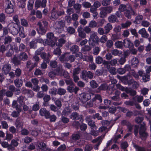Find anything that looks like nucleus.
Segmentation results:
<instances>
[{
  "instance_id": "0eeeda50",
  "label": "nucleus",
  "mask_w": 151,
  "mask_h": 151,
  "mask_svg": "<svg viewBox=\"0 0 151 151\" xmlns=\"http://www.w3.org/2000/svg\"><path fill=\"white\" fill-rule=\"evenodd\" d=\"M65 26V23L64 22L62 21H58L56 24V27L55 29L56 31L60 33L63 30Z\"/></svg>"
},
{
  "instance_id": "8fccbe9b",
  "label": "nucleus",
  "mask_w": 151,
  "mask_h": 151,
  "mask_svg": "<svg viewBox=\"0 0 151 151\" xmlns=\"http://www.w3.org/2000/svg\"><path fill=\"white\" fill-rule=\"evenodd\" d=\"M49 76L51 79H54L57 75L56 72L54 70L53 71H51L48 73Z\"/></svg>"
},
{
  "instance_id": "7ed1b4c3",
  "label": "nucleus",
  "mask_w": 151,
  "mask_h": 151,
  "mask_svg": "<svg viewBox=\"0 0 151 151\" xmlns=\"http://www.w3.org/2000/svg\"><path fill=\"white\" fill-rule=\"evenodd\" d=\"M18 26L13 22L10 23L8 25L9 31L12 35H15L18 34L19 28Z\"/></svg>"
},
{
  "instance_id": "6e6552de",
  "label": "nucleus",
  "mask_w": 151,
  "mask_h": 151,
  "mask_svg": "<svg viewBox=\"0 0 151 151\" xmlns=\"http://www.w3.org/2000/svg\"><path fill=\"white\" fill-rule=\"evenodd\" d=\"M39 114L40 116H44L45 119H48L49 116L50 115V113L46 108H42L39 111Z\"/></svg>"
},
{
  "instance_id": "e433bc0d",
  "label": "nucleus",
  "mask_w": 151,
  "mask_h": 151,
  "mask_svg": "<svg viewBox=\"0 0 151 151\" xmlns=\"http://www.w3.org/2000/svg\"><path fill=\"white\" fill-rule=\"evenodd\" d=\"M79 49L78 47L76 45L72 46L70 48V50L73 53L77 52L79 51Z\"/></svg>"
},
{
  "instance_id": "a211bd4d",
  "label": "nucleus",
  "mask_w": 151,
  "mask_h": 151,
  "mask_svg": "<svg viewBox=\"0 0 151 151\" xmlns=\"http://www.w3.org/2000/svg\"><path fill=\"white\" fill-rule=\"evenodd\" d=\"M71 112V110L69 107H66L63 110L62 113V115L65 116H67L70 114Z\"/></svg>"
},
{
  "instance_id": "4be33fe9",
  "label": "nucleus",
  "mask_w": 151,
  "mask_h": 151,
  "mask_svg": "<svg viewBox=\"0 0 151 151\" xmlns=\"http://www.w3.org/2000/svg\"><path fill=\"white\" fill-rule=\"evenodd\" d=\"M99 9L100 10L99 13L100 17L101 18L104 17L106 16V12L104 7H101Z\"/></svg>"
},
{
  "instance_id": "a19ab883",
  "label": "nucleus",
  "mask_w": 151,
  "mask_h": 151,
  "mask_svg": "<svg viewBox=\"0 0 151 151\" xmlns=\"http://www.w3.org/2000/svg\"><path fill=\"white\" fill-rule=\"evenodd\" d=\"M55 70L56 72L57 75L60 76H62L63 73V72L64 71L63 70L61 67H59Z\"/></svg>"
},
{
  "instance_id": "20e7f679",
  "label": "nucleus",
  "mask_w": 151,
  "mask_h": 151,
  "mask_svg": "<svg viewBox=\"0 0 151 151\" xmlns=\"http://www.w3.org/2000/svg\"><path fill=\"white\" fill-rule=\"evenodd\" d=\"M145 124L144 123L141 124L139 132L141 137L142 139H145L147 135V134L145 132Z\"/></svg>"
},
{
  "instance_id": "ea45409f",
  "label": "nucleus",
  "mask_w": 151,
  "mask_h": 151,
  "mask_svg": "<svg viewBox=\"0 0 151 151\" xmlns=\"http://www.w3.org/2000/svg\"><path fill=\"white\" fill-rule=\"evenodd\" d=\"M12 60L15 65H17L20 64V61L18 59L17 57L16 56H14Z\"/></svg>"
},
{
  "instance_id": "5701e85b",
  "label": "nucleus",
  "mask_w": 151,
  "mask_h": 151,
  "mask_svg": "<svg viewBox=\"0 0 151 151\" xmlns=\"http://www.w3.org/2000/svg\"><path fill=\"white\" fill-rule=\"evenodd\" d=\"M123 42L124 45L125 47H130L132 45V43L129 38L124 40Z\"/></svg>"
},
{
  "instance_id": "864d4df0",
  "label": "nucleus",
  "mask_w": 151,
  "mask_h": 151,
  "mask_svg": "<svg viewBox=\"0 0 151 151\" xmlns=\"http://www.w3.org/2000/svg\"><path fill=\"white\" fill-rule=\"evenodd\" d=\"M104 58L106 60H109L113 58V55L111 52H108L105 55Z\"/></svg>"
},
{
  "instance_id": "c85d7f7f",
  "label": "nucleus",
  "mask_w": 151,
  "mask_h": 151,
  "mask_svg": "<svg viewBox=\"0 0 151 151\" xmlns=\"http://www.w3.org/2000/svg\"><path fill=\"white\" fill-rule=\"evenodd\" d=\"M14 83L16 86L17 87H21L23 84L22 81L19 79L18 78L15 80L14 81Z\"/></svg>"
},
{
  "instance_id": "2eb2a0df",
  "label": "nucleus",
  "mask_w": 151,
  "mask_h": 151,
  "mask_svg": "<svg viewBox=\"0 0 151 151\" xmlns=\"http://www.w3.org/2000/svg\"><path fill=\"white\" fill-rule=\"evenodd\" d=\"M37 25L39 26V29L38 30V32L39 33L43 35L45 34L47 31V30L45 27H44L42 26V24L41 22H38Z\"/></svg>"
},
{
  "instance_id": "774afa93",
  "label": "nucleus",
  "mask_w": 151,
  "mask_h": 151,
  "mask_svg": "<svg viewBox=\"0 0 151 151\" xmlns=\"http://www.w3.org/2000/svg\"><path fill=\"white\" fill-rule=\"evenodd\" d=\"M83 6L86 9L88 8L91 6L90 3L87 1H84L82 3Z\"/></svg>"
},
{
  "instance_id": "aec40b11",
  "label": "nucleus",
  "mask_w": 151,
  "mask_h": 151,
  "mask_svg": "<svg viewBox=\"0 0 151 151\" xmlns=\"http://www.w3.org/2000/svg\"><path fill=\"white\" fill-rule=\"evenodd\" d=\"M78 35L79 37L81 38H85L86 37V35L82 30V28L81 27H79L78 28Z\"/></svg>"
},
{
  "instance_id": "473e14b6",
  "label": "nucleus",
  "mask_w": 151,
  "mask_h": 151,
  "mask_svg": "<svg viewBox=\"0 0 151 151\" xmlns=\"http://www.w3.org/2000/svg\"><path fill=\"white\" fill-rule=\"evenodd\" d=\"M133 147L136 149V151H149L148 150L145 149V148L139 147L138 145L134 144H133Z\"/></svg>"
},
{
  "instance_id": "e2e57ef3",
  "label": "nucleus",
  "mask_w": 151,
  "mask_h": 151,
  "mask_svg": "<svg viewBox=\"0 0 151 151\" xmlns=\"http://www.w3.org/2000/svg\"><path fill=\"white\" fill-rule=\"evenodd\" d=\"M131 24V22L129 21H127L125 23L122 24H121V26L123 28H126L130 26Z\"/></svg>"
},
{
  "instance_id": "a18cd8bd",
  "label": "nucleus",
  "mask_w": 151,
  "mask_h": 151,
  "mask_svg": "<svg viewBox=\"0 0 151 151\" xmlns=\"http://www.w3.org/2000/svg\"><path fill=\"white\" fill-rule=\"evenodd\" d=\"M33 0H29L27 4V8L29 10H31L33 8L34 4Z\"/></svg>"
},
{
  "instance_id": "69168bd1",
  "label": "nucleus",
  "mask_w": 151,
  "mask_h": 151,
  "mask_svg": "<svg viewBox=\"0 0 151 151\" xmlns=\"http://www.w3.org/2000/svg\"><path fill=\"white\" fill-rule=\"evenodd\" d=\"M14 51L12 48H11L8 51H7L5 55L7 57H11Z\"/></svg>"
},
{
  "instance_id": "b1692460",
  "label": "nucleus",
  "mask_w": 151,
  "mask_h": 151,
  "mask_svg": "<svg viewBox=\"0 0 151 151\" xmlns=\"http://www.w3.org/2000/svg\"><path fill=\"white\" fill-rule=\"evenodd\" d=\"M135 102H137L138 103L141 102L143 100V97L141 96L136 95L132 98Z\"/></svg>"
},
{
  "instance_id": "4468645a",
  "label": "nucleus",
  "mask_w": 151,
  "mask_h": 151,
  "mask_svg": "<svg viewBox=\"0 0 151 151\" xmlns=\"http://www.w3.org/2000/svg\"><path fill=\"white\" fill-rule=\"evenodd\" d=\"M138 33L141 35L142 37L145 38H147L149 36V34L145 28H142L139 30Z\"/></svg>"
},
{
  "instance_id": "603ef678",
  "label": "nucleus",
  "mask_w": 151,
  "mask_h": 151,
  "mask_svg": "<svg viewBox=\"0 0 151 151\" xmlns=\"http://www.w3.org/2000/svg\"><path fill=\"white\" fill-rule=\"evenodd\" d=\"M91 86L93 88H96L98 86V85L94 80L91 81L90 82Z\"/></svg>"
},
{
  "instance_id": "39448f33",
  "label": "nucleus",
  "mask_w": 151,
  "mask_h": 151,
  "mask_svg": "<svg viewBox=\"0 0 151 151\" xmlns=\"http://www.w3.org/2000/svg\"><path fill=\"white\" fill-rule=\"evenodd\" d=\"M70 118L73 120H76L78 122H82L83 120L82 118V116L81 115L78 114L77 112H75L72 113L70 115Z\"/></svg>"
},
{
  "instance_id": "09e8293b",
  "label": "nucleus",
  "mask_w": 151,
  "mask_h": 151,
  "mask_svg": "<svg viewBox=\"0 0 151 151\" xmlns=\"http://www.w3.org/2000/svg\"><path fill=\"white\" fill-rule=\"evenodd\" d=\"M21 25L25 27H27L28 25V23L27 20L25 19H22L21 20Z\"/></svg>"
},
{
  "instance_id": "5fc2aeb1",
  "label": "nucleus",
  "mask_w": 151,
  "mask_h": 151,
  "mask_svg": "<svg viewBox=\"0 0 151 151\" xmlns=\"http://www.w3.org/2000/svg\"><path fill=\"white\" fill-rule=\"evenodd\" d=\"M96 63L98 64H101L103 62V59L102 57L100 56H98L96 57L95 59Z\"/></svg>"
},
{
  "instance_id": "bf43d9fd",
  "label": "nucleus",
  "mask_w": 151,
  "mask_h": 151,
  "mask_svg": "<svg viewBox=\"0 0 151 151\" xmlns=\"http://www.w3.org/2000/svg\"><path fill=\"white\" fill-rule=\"evenodd\" d=\"M39 102H37L36 104H34L32 106V109L33 111H36L40 109Z\"/></svg>"
},
{
  "instance_id": "6e6d98bb",
  "label": "nucleus",
  "mask_w": 151,
  "mask_h": 151,
  "mask_svg": "<svg viewBox=\"0 0 151 151\" xmlns=\"http://www.w3.org/2000/svg\"><path fill=\"white\" fill-rule=\"evenodd\" d=\"M49 93L51 95L55 96L57 93V89L54 88H51L50 89Z\"/></svg>"
},
{
  "instance_id": "6ab92c4d",
  "label": "nucleus",
  "mask_w": 151,
  "mask_h": 151,
  "mask_svg": "<svg viewBox=\"0 0 151 151\" xmlns=\"http://www.w3.org/2000/svg\"><path fill=\"white\" fill-rule=\"evenodd\" d=\"M108 88L107 85L105 83H103L101 84L100 86L99 87L97 91H95L96 93H99L101 90H106Z\"/></svg>"
},
{
  "instance_id": "f704fd0d",
  "label": "nucleus",
  "mask_w": 151,
  "mask_h": 151,
  "mask_svg": "<svg viewBox=\"0 0 151 151\" xmlns=\"http://www.w3.org/2000/svg\"><path fill=\"white\" fill-rule=\"evenodd\" d=\"M120 92L118 91H116L115 93V96L111 97V99L114 101H117L120 98L119 95Z\"/></svg>"
},
{
  "instance_id": "c756f323",
  "label": "nucleus",
  "mask_w": 151,
  "mask_h": 151,
  "mask_svg": "<svg viewBox=\"0 0 151 151\" xmlns=\"http://www.w3.org/2000/svg\"><path fill=\"white\" fill-rule=\"evenodd\" d=\"M62 99L60 98L58 99H57L56 100H54V101L55 104L59 108H60L62 107Z\"/></svg>"
},
{
  "instance_id": "72a5a7b5",
  "label": "nucleus",
  "mask_w": 151,
  "mask_h": 151,
  "mask_svg": "<svg viewBox=\"0 0 151 151\" xmlns=\"http://www.w3.org/2000/svg\"><path fill=\"white\" fill-rule=\"evenodd\" d=\"M111 52L112 55L114 56H119L122 54L121 51L117 49H114L111 50Z\"/></svg>"
},
{
  "instance_id": "4d7b16f0",
  "label": "nucleus",
  "mask_w": 151,
  "mask_h": 151,
  "mask_svg": "<svg viewBox=\"0 0 151 151\" xmlns=\"http://www.w3.org/2000/svg\"><path fill=\"white\" fill-rule=\"evenodd\" d=\"M94 101H93L92 99L89 102H87L86 104H85V106L86 108L92 107L93 106V103Z\"/></svg>"
},
{
  "instance_id": "f3484780",
  "label": "nucleus",
  "mask_w": 151,
  "mask_h": 151,
  "mask_svg": "<svg viewBox=\"0 0 151 151\" xmlns=\"http://www.w3.org/2000/svg\"><path fill=\"white\" fill-rule=\"evenodd\" d=\"M131 64L133 68L137 67L138 65L139 61L137 58L134 57L131 60Z\"/></svg>"
},
{
  "instance_id": "a878e982",
  "label": "nucleus",
  "mask_w": 151,
  "mask_h": 151,
  "mask_svg": "<svg viewBox=\"0 0 151 151\" xmlns=\"http://www.w3.org/2000/svg\"><path fill=\"white\" fill-rule=\"evenodd\" d=\"M113 27L111 24L110 23H108L104 27L105 31L106 34L109 33L110 31L112 29Z\"/></svg>"
},
{
  "instance_id": "bb28decb",
  "label": "nucleus",
  "mask_w": 151,
  "mask_h": 151,
  "mask_svg": "<svg viewBox=\"0 0 151 151\" xmlns=\"http://www.w3.org/2000/svg\"><path fill=\"white\" fill-rule=\"evenodd\" d=\"M125 91L127 93H129L130 95L132 96L135 95L136 94V91L128 87L125 88Z\"/></svg>"
},
{
  "instance_id": "4c0bfd02",
  "label": "nucleus",
  "mask_w": 151,
  "mask_h": 151,
  "mask_svg": "<svg viewBox=\"0 0 151 151\" xmlns=\"http://www.w3.org/2000/svg\"><path fill=\"white\" fill-rule=\"evenodd\" d=\"M108 21L111 23H114L116 22L117 18L115 15H111L108 18Z\"/></svg>"
},
{
  "instance_id": "cd10ccee",
  "label": "nucleus",
  "mask_w": 151,
  "mask_h": 151,
  "mask_svg": "<svg viewBox=\"0 0 151 151\" xmlns=\"http://www.w3.org/2000/svg\"><path fill=\"white\" fill-rule=\"evenodd\" d=\"M128 84L130 85L132 84V86L134 88H137L139 87V84L136 81L133 80H131L128 82Z\"/></svg>"
},
{
  "instance_id": "338daca9",
  "label": "nucleus",
  "mask_w": 151,
  "mask_h": 151,
  "mask_svg": "<svg viewBox=\"0 0 151 151\" xmlns=\"http://www.w3.org/2000/svg\"><path fill=\"white\" fill-rule=\"evenodd\" d=\"M25 99V98L24 96H21L18 98L17 101L20 104H22L23 103Z\"/></svg>"
},
{
  "instance_id": "c03bdc74",
  "label": "nucleus",
  "mask_w": 151,
  "mask_h": 151,
  "mask_svg": "<svg viewBox=\"0 0 151 151\" xmlns=\"http://www.w3.org/2000/svg\"><path fill=\"white\" fill-rule=\"evenodd\" d=\"M115 45L117 48H122L124 45L123 42L117 41L115 42Z\"/></svg>"
},
{
  "instance_id": "13d9d810",
  "label": "nucleus",
  "mask_w": 151,
  "mask_h": 151,
  "mask_svg": "<svg viewBox=\"0 0 151 151\" xmlns=\"http://www.w3.org/2000/svg\"><path fill=\"white\" fill-rule=\"evenodd\" d=\"M66 93V90L64 88H59L58 89L57 93L59 95H64Z\"/></svg>"
},
{
  "instance_id": "2f4dec72",
  "label": "nucleus",
  "mask_w": 151,
  "mask_h": 151,
  "mask_svg": "<svg viewBox=\"0 0 151 151\" xmlns=\"http://www.w3.org/2000/svg\"><path fill=\"white\" fill-rule=\"evenodd\" d=\"M59 59L62 62L68 61L67 54H64L61 55L59 57Z\"/></svg>"
},
{
  "instance_id": "f257e3e1",
  "label": "nucleus",
  "mask_w": 151,
  "mask_h": 151,
  "mask_svg": "<svg viewBox=\"0 0 151 151\" xmlns=\"http://www.w3.org/2000/svg\"><path fill=\"white\" fill-rule=\"evenodd\" d=\"M99 40V38L97 36V33L94 31L92 32V33L90 35L88 40L89 44L92 46L94 45L95 43L98 44Z\"/></svg>"
},
{
  "instance_id": "412c9836",
  "label": "nucleus",
  "mask_w": 151,
  "mask_h": 151,
  "mask_svg": "<svg viewBox=\"0 0 151 151\" xmlns=\"http://www.w3.org/2000/svg\"><path fill=\"white\" fill-rule=\"evenodd\" d=\"M18 58L21 60L25 61L27 60L28 56L25 52H22L20 54Z\"/></svg>"
},
{
  "instance_id": "58836bf2",
  "label": "nucleus",
  "mask_w": 151,
  "mask_h": 151,
  "mask_svg": "<svg viewBox=\"0 0 151 151\" xmlns=\"http://www.w3.org/2000/svg\"><path fill=\"white\" fill-rule=\"evenodd\" d=\"M91 49V47L88 45H86L84 47H82L81 49V50L84 53L86 52L89 51Z\"/></svg>"
},
{
  "instance_id": "0e129e2a",
  "label": "nucleus",
  "mask_w": 151,
  "mask_h": 151,
  "mask_svg": "<svg viewBox=\"0 0 151 151\" xmlns=\"http://www.w3.org/2000/svg\"><path fill=\"white\" fill-rule=\"evenodd\" d=\"M93 54L95 55H97L100 52V48L98 47H96L93 49Z\"/></svg>"
},
{
  "instance_id": "ddd939ff",
  "label": "nucleus",
  "mask_w": 151,
  "mask_h": 151,
  "mask_svg": "<svg viewBox=\"0 0 151 151\" xmlns=\"http://www.w3.org/2000/svg\"><path fill=\"white\" fill-rule=\"evenodd\" d=\"M5 12L8 14H10L14 12L13 5L10 2L8 3L7 6L5 9Z\"/></svg>"
},
{
  "instance_id": "f8f14e48",
  "label": "nucleus",
  "mask_w": 151,
  "mask_h": 151,
  "mask_svg": "<svg viewBox=\"0 0 151 151\" xmlns=\"http://www.w3.org/2000/svg\"><path fill=\"white\" fill-rule=\"evenodd\" d=\"M73 86H68L67 88V90L70 93L74 92L75 94H77L78 91L79 90V88L77 86L74 87Z\"/></svg>"
},
{
  "instance_id": "37998d69",
  "label": "nucleus",
  "mask_w": 151,
  "mask_h": 151,
  "mask_svg": "<svg viewBox=\"0 0 151 151\" xmlns=\"http://www.w3.org/2000/svg\"><path fill=\"white\" fill-rule=\"evenodd\" d=\"M30 48H35L37 46V41L36 40L34 39L30 43Z\"/></svg>"
},
{
  "instance_id": "de8ad7c7",
  "label": "nucleus",
  "mask_w": 151,
  "mask_h": 151,
  "mask_svg": "<svg viewBox=\"0 0 151 151\" xmlns=\"http://www.w3.org/2000/svg\"><path fill=\"white\" fill-rule=\"evenodd\" d=\"M51 19H56L58 17V14L57 11H53L51 12Z\"/></svg>"
},
{
  "instance_id": "9d476101",
  "label": "nucleus",
  "mask_w": 151,
  "mask_h": 151,
  "mask_svg": "<svg viewBox=\"0 0 151 151\" xmlns=\"http://www.w3.org/2000/svg\"><path fill=\"white\" fill-rule=\"evenodd\" d=\"M104 135H102L97 137L96 139L92 141V142L93 143H96L97 142H98V144L95 145L94 147V148L95 150H97L98 149L99 146L102 142V141L104 139Z\"/></svg>"
},
{
  "instance_id": "393cba45",
  "label": "nucleus",
  "mask_w": 151,
  "mask_h": 151,
  "mask_svg": "<svg viewBox=\"0 0 151 151\" xmlns=\"http://www.w3.org/2000/svg\"><path fill=\"white\" fill-rule=\"evenodd\" d=\"M83 60L87 62L92 63L93 61V57L91 55L89 56L86 55L83 58Z\"/></svg>"
},
{
  "instance_id": "1a4fd4ad",
  "label": "nucleus",
  "mask_w": 151,
  "mask_h": 151,
  "mask_svg": "<svg viewBox=\"0 0 151 151\" xmlns=\"http://www.w3.org/2000/svg\"><path fill=\"white\" fill-rule=\"evenodd\" d=\"M38 146L39 148L38 151H52L44 142H39Z\"/></svg>"
},
{
  "instance_id": "9b49d317",
  "label": "nucleus",
  "mask_w": 151,
  "mask_h": 151,
  "mask_svg": "<svg viewBox=\"0 0 151 151\" xmlns=\"http://www.w3.org/2000/svg\"><path fill=\"white\" fill-rule=\"evenodd\" d=\"M11 65L9 63L4 65L2 68L1 70L2 73L5 75H7L11 69Z\"/></svg>"
},
{
  "instance_id": "7c9ffc66",
  "label": "nucleus",
  "mask_w": 151,
  "mask_h": 151,
  "mask_svg": "<svg viewBox=\"0 0 151 151\" xmlns=\"http://www.w3.org/2000/svg\"><path fill=\"white\" fill-rule=\"evenodd\" d=\"M65 42V40L64 39L60 38L58 40V42L56 44V46L58 47H61L63 45Z\"/></svg>"
},
{
  "instance_id": "79ce46f5",
  "label": "nucleus",
  "mask_w": 151,
  "mask_h": 151,
  "mask_svg": "<svg viewBox=\"0 0 151 151\" xmlns=\"http://www.w3.org/2000/svg\"><path fill=\"white\" fill-rule=\"evenodd\" d=\"M71 138L73 141H76L80 139V136L78 133H75L73 134Z\"/></svg>"
},
{
  "instance_id": "f03ea898",
  "label": "nucleus",
  "mask_w": 151,
  "mask_h": 151,
  "mask_svg": "<svg viewBox=\"0 0 151 151\" xmlns=\"http://www.w3.org/2000/svg\"><path fill=\"white\" fill-rule=\"evenodd\" d=\"M91 98V95L88 93L83 92L79 95V99L82 104H85Z\"/></svg>"
},
{
  "instance_id": "3c124183",
  "label": "nucleus",
  "mask_w": 151,
  "mask_h": 151,
  "mask_svg": "<svg viewBox=\"0 0 151 151\" xmlns=\"http://www.w3.org/2000/svg\"><path fill=\"white\" fill-rule=\"evenodd\" d=\"M97 99L99 100L100 103L102 101L101 96L99 94H95L94 97L92 99L93 101H95Z\"/></svg>"
},
{
  "instance_id": "dca6fc26",
  "label": "nucleus",
  "mask_w": 151,
  "mask_h": 151,
  "mask_svg": "<svg viewBox=\"0 0 151 151\" xmlns=\"http://www.w3.org/2000/svg\"><path fill=\"white\" fill-rule=\"evenodd\" d=\"M37 65V64L36 62L33 63H32L31 60H28L27 62L26 67L27 68H29L30 71L32 70Z\"/></svg>"
},
{
  "instance_id": "c9c22d12",
  "label": "nucleus",
  "mask_w": 151,
  "mask_h": 151,
  "mask_svg": "<svg viewBox=\"0 0 151 151\" xmlns=\"http://www.w3.org/2000/svg\"><path fill=\"white\" fill-rule=\"evenodd\" d=\"M81 7V5L79 4H76L73 5V8L77 13H80Z\"/></svg>"
},
{
  "instance_id": "423d86ee",
  "label": "nucleus",
  "mask_w": 151,
  "mask_h": 151,
  "mask_svg": "<svg viewBox=\"0 0 151 151\" xmlns=\"http://www.w3.org/2000/svg\"><path fill=\"white\" fill-rule=\"evenodd\" d=\"M128 8L129 9L126 10L124 13V15L128 19H130L131 18L132 15H134L135 13L131 6H129Z\"/></svg>"
},
{
  "instance_id": "052dcab7",
  "label": "nucleus",
  "mask_w": 151,
  "mask_h": 151,
  "mask_svg": "<svg viewBox=\"0 0 151 151\" xmlns=\"http://www.w3.org/2000/svg\"><path fill=\"white\" fill-rule=\"evenodd\" d=\"M110 65H109V68L108 67L107 69L109 72L112 74L115 75L116 73V70L114 67H111L110 68Z\"/></svg>"
},
{
  "instance_id": "680f3d73",
  "label": "nucleus",
  "mask_w": 151,
  "mask_h": 151,
  "mask_svg": "<svg viewBox=\"0 0 151 151\" xmlns=\"http://www.w3.org/2000/svg\"><path fill=\"white\" fill-rule=\"evenodd\" d=\"M13 20L15 22V24L19 25L20 24V22L19 19V17L18 15H15L13 16Z\"/></svg>"
},
{
  "instance_id": "49530a36",
  "label": "nucleus",
  "mask_w": 151,
  "mask_h": 151,
  "mask_svg": "<svg viewBox=\"0 0 151 151\" xmlns=\"http://www.w3.org/2000/svg\"><path fill=\"white\" fill-rule=\"evenodd\" d=\"M127 7L126 5L123 4H121L119 6L118 10L122 12L125 11L127 10Z\"/></svg>"
}]
</instances>
